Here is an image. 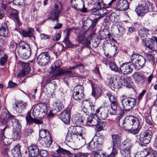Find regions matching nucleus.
<instances>
[{
  "label": "nucleus",
  "instance_id": "nucleus-50",
  "mask_svg": "<svg viewBox=\"0 0 157 157\" xmlns=\"http://www.w3.org/2000/svg\"><path fill=\"white\" fill-rule=\"evenodd\" d=\"M145 56L147 60L149 61L154 62L155 59L154 56L152 54L146 53L145 54Z\"/></svg>",
  "mask_w": 157,
  "mask_h": 157
},
{
  "label": "nucleus",
  "instance_id": "nucleus-21",
  "mask_svg": "<svg viewBox=\"0 0 157 157\" xmlns=\"http://www.w3.org/2000/svg\"><path fill=\"white\" fill-rule=\"evenodd\" d=\"M109 100L110 102L111 108L115 113L117 110V100L114 96L111 93H108L107 94Z\"/></svg>",
  "mask_w": 157,
  "mask_h": 157
},
{
  "label": "nucleus",
  "instance_id": "nucleus-53",
  "mask_svg": "<svg viewBox=\"0 0 157 157\" xmlns=\"http://www.w3.org/2000/svg\"><path fill=\"white\" fill-rule=\"evenodd\" d=\"M7 57L6 55H4L0 58V65H3L7 60Z\"/></svg>",
  "mask_w": 157,
  "mask_h": 157
},
{
  "label": "nucleus",
  "instance_id": "nucleus-9",
  "mask_svg": "<svg viewBox=\"0 0 157 157\" xmlns=\"http://www.w3.org/2000/svg\"><path fill=\"white\" fill-rule=\"evenodd\" d=\"M132 146V143L129 138L126 139L122 143L120 153L123 157H131L130 152Z\"/></svg>",
  "mask_w": 157,
  "mask_h": 157
},
{
  "label": "nucleus",
  "instance_id": "nucleus-11",
  "mask_svg": "<svg viewBox=\"0 0 157 157\" xmlns=\"http://www.w3.org/2000/svg\"><path fill=\"white\" fill-rule=\"evenodd\" d=\"M57 152L58 153L54 154L52 155V157H60V154H62L64 155H68L69 157H87L88 156L87 153H79L75 154H72L68 151L63 149L61 147H59L57 150Z\"/></svg>",
  "mask_w": 157,
  "mask_h": 157
},
{
  "label": "nucleus",
  "instance_id": "nucleus-31",
  "mask_svg": "<svg viewBox=\"0 0 157 157\" xmlns=\"http://www.w3.org/2000/svg\"><path fill=\"white\" fill-rule=\"evenodd\" d=\"M65 76L67 78H70L73 76L72 72L70 70H59L56 75L57 76Z\"/></svg>",
  "mask_w": 157,
  "mask_h": 157
},
{
  "label": "nucleus",
  "instance_id": "nucleus-28",
  "mask_svg": "<svg viewBox=\"0 0 157 157\" xmlns=\"http://www.w3.org/2000/svg\"><path fill=\"white\" fill-rule=\"evenodd\" d=\"M25 118L27 123L29 124H32L33 123L38 124H43V121L35 118H33L29 113L27 114Z\"/></svg>",
  "mask_w": 157,
  "mask_h": 157
},
{
  "label": "nucleus",
  "instance_id": "nucleus-43",
  "mask_svg": "<svg viewBox=\"0 0 157 157\" xmlns=\"http://www.w3.org/2000/svg\"><path fill=\"white\" fill-rule=\"evenodd\" d=\"M10 16L12 19H14L16 25H18V26L21 25V23L19 20L17 13H12L10 14Z\"/></svg>",
  "mask_w": 157,
  "mask_h": 157
},
{
  "label": "nucleus",
  "instance_id": "nucleus-52",
  "mask_svg": "<svg viewBox=\"0 0 157 157\" xmlns=\"http://www.w3.org/2000/svg\"><path fill=\"white\" fill-rule=\"evenodd\" d=\"M117 29L119 33V35H123L125 31V29L124 27L120 25L117 26Z\"/></svg>",
  "mask_w": 157,
  "mask_h": 157
},
{
  "label": "nucleus",
  "instance_id": "nucleus-47",
  "mask_svg": "<svg viewBox=\"0 0 157 157\" xmlns=\"http://www.w3.org/2000/svg\"><path fill=\"white\" fill-rule=\"evenodd\" d=\"M96 125L98 131H99L104 129L105 127V123L103 122H98V123Z\"/></svg>",
  "mask_w": 157,
  "mask_h": 157
},
{
  "label": "nucleus",
  "instance_id": "nucleus-59",
  "mask_svg": "<svg viewBox=\"0 0 157 157\" xmlns=\"http://www.w3.org/2000/svg\"><path fill=\"white\" fill-rule=\"evenodd\" d=\"M94 157H107L106 155L104 153L99 152L98 153H96L94 154Z\"/></svg>",
  "mask_w": 157,
  "mask_h": 157
},
{
  "label": "nucleus",
  "instance_id": "nucleus-51",
  "mask_svg": "<svg viewBox=\"0 0 157 157\" xmlns=\"http://www.w3.org/2000/svg\"><path fill=\"white\" fill-rule=\"evenodd\" d=\"M100 19V18H97L94 19L93 21L89 20L87 21H91V25L90 26V28H92V29H94L96 26L98 21Z\"/></svg>",
  "mask_w": 157,
  "mask_h": 157
},
{
  "label": "nucleus",
  "instance_id": "nucleus-36",
  "mask_svg": "<svg viewBox=\"0 0 157 157\" xmlns=\"http://www.w3.org/2000/svg\"><path fill=\"white\" fill-rule=\"evenodd\" d=\"M92 88V96L96 99L100 97L101 95V90L99 88H94L93 84L91 85Z\"/></svg>",
  "mask_w": 157,
  "mask_h": 157
},
{
  "label": "nucleus",
  "instance_id": "nucleus-64",
  "mask_svg": "<svg viewBox=\"0 0 157 157\" xmlns=\"http://www.w3.org/2000/svg\"><path fill=\"white\" fill-rule=\"evenodd\" d=\"M40 36L41 39L44 40L48 39L50 37L48 35L43 33L41 34Z\"/></svg>",
  "mask_w": 157,
  "mask_h": 157
},
{
  "label": "nucleus",
  "instance_id": "nucleus-56",
  "mask_svg": "<svg viewBox=\"0 0 157 157\" xmlns=\"http://www.w3.org/2000/svg\"><path fill=\"white\" fill-rule=\"evenodd\" d=\"M117 149L113 148L112 151L110 154L109 155H106L107 157H114L116 155L117 153Z\"/></svg>",
  "mask_w": 157,
  "mask_h": 157
},
{
  "label": "nucleus",
  "instance_id": "nucleus-8",
  "mask_svg": "<svg viewBox=\"0 0 157 157\" xmlns=\"http://www.w3.org/2000/svg\"><path fill=\"white\" fill-rule=\"evenodd\" d=\"M20 48L18 53L23 59L28 58L31 55V49L29 45L24 41L21 42L19 44Z\"/></svg>",
  "mask_w": 157,
  "mask_h": 157
},
{
  "label": "nucleus",
  "instance_id": "nucleus-38",
  "mask_svg": "<svg viewBox=\"0 0 157 157\" xmlns=\"http://www.w3.org/2000/svg\"><path fill=\"white\" fill-rule=\"evenodd\" d=\"M117 75L113 76V78L110 77L109 78H107L106 82L107 83L108 85L110 86H113L115 88L118 89V88L116 86L115 84V82L117 81Z\"/></svg>",
  "mask_w": 157,
  "mask_h": 157
},
{
  "label": "nucleus",
  "instance_id": "nucleus-24",
  "mask_svg": "<svg viewBox=\"0 0 157 157\" xmlns=\"http://www.w3.org/2000/svg\"><path fill=\"white\" fill-rule=\"evenodd\" d=\"M91 12L92 14L94 15L99 16L98 18H101L104 17L107 13V10L105 8L103 9L94 8L93 9Z\"/></svg>",
  "mask_w": 157,
  "mask_h": 157
},
{
  "label": "nucleus",
  "instance_id": "nucleus-49",
  "mask_svg": "<svg viewBox=\"0 0 157 157\" xmlns=\"http://www.w3.org/2000/svg\"><path fill=\"white\" fill-rule=\"evenodd\" d=\"M21 130H14L13 131V136L14 139H18L20 138Z\"/></svg>",
  "mask_w": 157,
  "mask_h": 157
},
{
  "label": "nucleus",
  "instance_id": "nucleus-44",
  "mask_svg": "<svg viewBox=\"0 0 157 157\" xmlns=\"http://www.w3.org/2000/svg\"><path fill=\"white\" fill-rule=\"evenodd\" d=\"M139 35L141 37L146 38L149 35L148 30L145 28L142 29L139 32Z\"/></svg>",
  "mask_w": 157,
  "mask_h": 157
},
{
  "label": "nucleus",
  "instance_id": "nucleus-60",
  "mask_svg": "<svg viewBox=\"0 0 157 157\" xmlns=\"http://www.w3.org/2000/svg\"><path fill=\"white\" fill-rule=\"evenodd\" d=\"M102 144L101 143H98L96 142L95 148L96 151H100L101 150Z\"/></svg>",
  "mask_w": 157,
  "mask_h": 157
},
{
  "label": "nucleus",
  "instance_id": "nucleus-3",
  "mask_svg": "<svg viewBox=\"0 0 157 157\" xmlns=\"http://www.w3.org/2000/svg\"><path fill=\"white\" fill-rule=\"evenodd\" d=\"M123 126L124 129L129 130L131 133L134 135L138 133L140 129L138 119L133 116L126 117L124 120Z\"/></svg>",
  "mask_w": 157,
  "mask_h": 157
},
{
  "label": "nucleus",
  "instance_id": "nucleus-33",
  "mask_svg": "<svg viewBox=\"0 0 157 157\" xmlns=\"http://www.w3.org/2000/svg\"><path fill=\"white\" fill-rule=\"evenodd\" d=\"M8 33V29L6 23H2L0 28V36L5 37Z\"/></svg>",
  "mask_w": 157,
  "mask_h": 157
},
{
  "label": "nucleus",
  "instance_id": "nucleus-29",
  "mask_svg": "<svg viewBox=\"0 0 157 157\" xmlns=\"http://www.w3.org/2000/svg\"><path fill=\"white\" fill-rule=\"evenodd\" d=\"M30 69L29 66V64L28 63H24L23 65L21 72L18 74L17 76L18 78L23 77L28 74L30 72Z\"/></svg>",
  "mask_w": 157,
  "mask_h": 157
},
{
  "label": "nucleus",
  "instance_id": "nucleus-46",
  "mask_svg": "<svg viewBox=\"0 0 157 157\" xmlns=\"http://www.w3.org/2000/svg\"><path fill=\"white\" fill-rule=\"evenodd\" d=\"M55 68H52V70L53 71H56L57 69L60 68V66L62 65V63L61 60H57L54 63Z\"/></svg>",
  "mask_w": 157,
  "mask_h": 157
},
{
  "label": "nucleus",
  "instance_id": "nucleus-12",
  "mask_svg": "<svg viewBox=\"0 0 157 157\" xmlns=\"http://www.w3.org/2000/svg\"><path fill=\"white\" fill-rule=\"evenodd\" d=\"M117 81L115 82L116 86L119 88L123 85L128 86L129 85L131 82V78L127 76L117 75Z\"/></svg>",
  "mask_w": 157,
  "mask_h": 157
},
{
  "label": "nucleus",
  "instance_id": "nucleus-39",
  "mask_svg": "<svg viewBox=\"0 0 157 157\" xmlns=\"http://www.w3.org/2000/svg\"><path fill=\"white\" fill-rule=\"evenodd\" d=\"M11 122L12 123L13 129L14 130H21V125L19 123L18 120L15 118H13L11 119Z\"/></svg>",
  "mask_w": 157,
  "mask_h": 157
},
{
  "label": "nucleus",
  "instance_id": "nucleus-41",
  "mask_svg": "<svg viewBox=\"0 0 157 157\" xmlns=\"http://www.w3.org/2000/svg\"><path fill=\"white\" fill-rule=\"evenodd\" d=\"M143 45L148 48L151 51H154L155 50L154 47L151 41L149 40H143Z\"/></svg>",
  "mask_w": 157,
  "mask_h": 157
},
{
  "label": "nucleus",
  "instance_id": "nucleus-32",
  "mask_svg": "<svg viewBox=\"0 0 157 157\" xmlns=\"http://www.w3.org/2000/svg\"><path fill=\"white\" fill-rule=\"evenodd\" d=\"M133 77L136 81L141 83H144L146 79L144 75L139 72L135 73Z\"/></svg>",
  "mask_w": 157,
  "mask_h": 157
},
{
  "label": "nucleus",
  "instance_id": "nucleus-30",
  "mask_svg": "<svg viewBox=\"0 0 157 157\" xmlns=\"http://www.w3.org/2000/svg\"><path fill=\"white\" fill-rule=\"evenodd\" d=\"M27 105L26 103L20 101L16 103L15 105L14 106V108L17 112L21 113Z\"/></svg>",
  "mask_w": 157,
  "mask_h": 157
},
{
  "label": "nucleus",
  "instance_id": "nucleus-6",
  "mask_svg": "<svg viewBox=\"0 0 157 157\" xmlns=\"http://www.w3.org/2000/svg\"><path fill=\"white\" fill-rule=\"evenodd\" d=\"M131 60L135 69L139 70L146 63L145 58L138 54H135L131 56Z\"/></svg>",
  "mask_w": 157,
  "mask_h": 157
},
{
  "label": "nucleus",
  "instance_id": "nucleus-48",
  "mask_svg": "<svg viewBox=\"0 0 157 157\" xmlns=\"http://www.w3.org/2000/svg\"><path fill=\"white\" fill-rule=\"evenodd\" d=\"M95 5H97V7L98 8L102 9V8H104V3L102 0H98L95 3Z\"/></svg>",
  "mask_w": 157,
  "mask_h": 157
},
{
  "label": "nucleus",
  "instance_id": "nucleus-42",
  "mask_svg": "<svg viewBox=\"0 0 157 157\" xmlns=\"http://www.w3.org/2000/svg\"><path fill=\"white\" fill-rule=\"evenodd\" d=\"M150 153L145 149L143 151L137 152L135 155V157H146L149 155Z\"/></svg>",
  "mask_w": 157,
  "mask_h": 157
},
{
  "label": "nucleus",
  "instance_id": "nucleus-5",
  "mask_svg": "<svg viewBox=\"0 0 157 157\" xmlns=\"http://www.w3.org/2000/svg\"><path fill=\"white\" fill-rule=\"evenodd\" d=\"M63 6L61 3L59 2H56L52 10L50 11L48 15V19H51L58 21L59 16L62 13Z\"/></svg>",
  "mask_w": 157,
  "mask_h": 157
},
{
  "label": "nucleus",
  "instance_id": "nucleus-1",
  "mask_svg": "<svg viewBox=\"0 0 157 157\" xmlns=\"http://www.w3.org/2000/svg\"><path fill=\"white\" fill-rule=\"evenodd\" d=\"M83 111L87 115L94 114L96 115L98 119L104 120L107 117L108 113L105 108L101 106L96 110L95 112V105L90 100H85L83 101L82 105Z\"/></svg>",
  "mask_w": 157,
  "mask_h": 157
},
{
  "label": "nucleus",
  "instance_id": "nucleus-4",
  "mask_svg": "<svg viewBox=\"0 0 157 157\" xmlns=\"http://www.w3.org/2000/svg\"><path fill=\"white\" fill-rule=\"evenodd\" d=\"M81 132H78L76 127H73L69 130L67 134V137L69 140L76 141L81 146H83L86 143L85 139L83 136L86 132L85 130L83 128H80Z\"/></svg>",
  "mask_w": 157,
  "mask_h": 157
},
{
  "label": "nucleus",
  "instance_id": "nucleus-37",
  "mask_svg": "<svg viewBox=\"0 0 157 157\" xmlns=\"http://www.w3.org/2000/svg\"><path fill=\"white\" fill-rule=\"evenodd\" d=\"M34 30L33 29L30 28L28 29L23 30L22 34L24 37H31L33 36Z\"/></svg>",
  "mask_w": 157,
  "mask_h": 157
},
{
  "label": "nucleus",
  "instance_id": "nucleus-20",
  "mask_svg": "<svg viewBox=\"0 0 157 157\" xmlns=\"http://www.w3.org/2000/svg\"><path fill=\"white\" fill-rule=\"evenodd\" d=\"M129 7V4L126 0H120L117 3L116 9L117 11H124Z\"/></svg>",
  "mask_w": 157,
  "mask_h": 157
},
{
  "label": "nucleus",
  "instance_id": "nucleus-22",
  "mask_svg": "<svg viewBox=\"0 0 157 157\" xmlns=\"http://www.w3.org/2000/svg\"><path fill=\"white\" fill-rule=\"evenodd\" d=\"M40 146L41 147H48L50 146L52 142V140L51 136L47 137L44 139H39Z\"/></svg>",
  "mask_w": 157,
  "mask_h": 157
},
{
  "label": "nucleus",
  "instance_id": "nucleus-35",
  "mask_svg": "<svg viewBox=\"0 0 157 157\" xmlns=\"http://www.w3.org/2000/svg\"><path fill=\"white\" fill-rule=\"evenodd\" d=\"M72 29H70L66 30L65 32L66 35L64 40L63 41V42L65 44L67 48L71 47V44L69 40V37L70 35V32Z\"/></svg>",
  "mask_w": 157,
  "mask_h": 157
},
{
  "label": "nucleus",
  "instance_id": "nucleus-2",
  "mask_svg": "<svg viewBox=\"0 0 157 157\" xmlns=\"http://www.w3.org/2000/svg\"><path fill=\"white\" fill-rule=\"evenodd\" d=\"M87 114H77L75 116L73 117L72 120L76 125H81L85 123L87 125L90 126H96L98 123L97 117L90 116L88 117Z\"/></svg>",
  "mask_w": 157,
  "mask_h": 157
},
{
  "label": "nucleus",
  "instance_id": "nucleus-27",
  "mask_svg": "<svg viewBox=\"0 0 157 157\" xmlns=\"http://www.w3.org/2000/svg\"><path fill=\"white\" fill-rule=\"evenodd\" d=\"M29 155L31 157H36L39 155V149L36 145H32L28 148Z\"/></svg>",
  "mask_w": 157,
  "mask_h": 157
},
{
  "label": "nucleus",
  "instance_id": "nucleus-10",
  "mask_svg": "<svg viewBox=\"0 0 157 157\" xmlns=\"http://www.w3.org/2000/svg\"><path fill=\"white\" fill-rule=\"evenodd\" d=\"M123 98L121 100L122 107L125 111L132 109L136 104V100L132 98H125L124 95L122 96Z\"/></svg>",
  "mask_w": 157,
  "mask_h": 157
},
{
  "label": "nucleus",
  "instance_id": "nucleus-57",
  "mask_svg": "<svg viewBox=\"0 0 157 157\" xmlns=\"http://www.w3.org/2000/svg\"><path fill=\"white\" fill-rule=\"evenodd\" d=\"M40 154L42 157H46L48 155V153L45 150H42L40 151Z\"/></svg>",
  "mask_w": 157,
  "mask_h": 157
},
{
  "label": "nucleus",
  "instance_id": "nucleus-18",
  "mask_svg": "<svg viewBox=\"0 0 157 157\" xmlns=\"http://www.w3.org/2000/svg\"><path fill=\"white\" fill-rule=\"evenodd\" d=\"M86 31L83 30H81L78 35V40L79 43H82L85 46L90 44V42L88 39H85Z\"/></svg>",
  "mask_w": 157,
  "mask_h": 157
},
{
  "label": "nucleus",
  "instance_id": "nucleus-13",
  "mask_svg": "<svg viewBox=\"0 0 157 157\" xmlns=\"http://www.w3.org/2000/svg\"><path fill=\"white\" fill-rule=\"evenodd\" d=\"M83 87L81 85H78L75 87L73 91V98L76 100H80L84 97Z\"/></svg>",
  "mask_w": 157,
  "mask_h": 157
},
{
  "label": "nucleus",
  "instance_id": "nucleus-40",
  "mask_svg": "<svg viewBox=\"0 0 157 157\" xmlns=\"http://www.w3.org/2000/svg\"><path fill=\"white\" fill-rule=\"evenodd\" d=\"M39 139H44V138H47V137H48L51 136L49 131L45 129H42L39 132Z\"/></svg>",
  "mask_w": 157,
  "mask_h": 157
},
{
  "label": "nucleus",
  "instance_id": "nucleus-16",
  "mask_svg": "<svg viewBox=\"0 0 157 157\" xmlns=\"http://www.w3.org/2000/svg\"><path fill=\"white\" fill-rule=\"evenodd\" d=\"M50 56L48 52H44L40 54L37 57V62L42 66L46 65L49 61Z\"/></svg>",
  "mask_w": 157,
  "mask_h": 157
},
{
  "label": "nucleus",
  "instance_id": "nucleus-23",
  "mask_svg": "<svg viewBox=\"0 0 157 157\" xmlns=\"http://www.w3.org/2000/svg\"><path fill=\"white\" fill-rule=\"evenodd\" d=\"M113 142V148L118 149L120 146L121 142V137L118 135H112Z\"/></svg>",
  "mask_w": 157,
  "mask_h": 157
},
{
  "label": "nucleus",
  "instance_id": "nucleus-25",
  "mask_svg": "<svg viewBox=\"0 0 157 157\" xmlns=\"http://www.w3.org/2000/svg\"><path fill=\"white\" fill-rule=\"evenodd\" d=\"M13 117V115L10 114L6 109L2 110L1 114V122L4 124H6L10 118Z\"/></svg>",
  "mask_w": 157,
  "mask_h": 157
},
{
  "label": "nucleus",
  "instance_id": "nucleus-54",
  "mask_svg": "<svg viewBox=\"0 0 157 157\" xmlns=\"http://www.w3.org/2000/svg\"><path fill=\"white\" fill-rule=\"evenodd\" d=\"M33 131V130L31 128H28L25 130V136H27L31 135Z\"/></svg>",
  "mask_w": 157,
  "mask_h": 157
},
{
  "label": "nucleus",
  "instance_id": "nucleus-14",
  "mask_svg": "<svg viewBox=\"0 0 157 157\" xmlns=\"http://www.w3.org/2000/svg\"><path fill=\"white\" fill-rule=\"evenodd\" d=\"M152 6L150 3L146 4L145 6L140 5L136 8L135 11L139 16H142L145 14L149 10L152 9Z\"/></svg>",
  "mask_w": 157,
  "mask_h": 157
},
{
  "label": "nucleus",
  "instance_id": "nucleus-62",
  "mask_svg": "<svg viewBox=\"0 0 157 157\" xmlns=\"http://www.w3.org/2000/svg\"><path fill=\"white\" fill-rule=\"evenodd\" d=\"M60 36V34L59 33H57L52 37V40L54 41H58L59 40Z\"/></svg>",
  "mask_w": 157,
  "mask_h": 157
},
{
  "label": "nucleus",
  "instance_id": "nucleus-17",
  "mask_svg": "<svg viewBox=\"0 0 157 157\" xmlns=\"http://www.w3.org/2000/svg\"><path fill=\"white\" fill-rule=\"evenodd\" d=\"M71 111V108L67 107L59 116V118L65 124H68L70 122Z\"/></svg>",
  "mask_w": 157,
  "mask_h": 157
},
{
  "label": "nucleus",
  "instance_id": "nucleus-19",
  "mask_svg": "<svg viewBox=\"0 0 157 157\" xmlns=\"http://www.w3.org/2000/svg\"><path fill=\"white\" fill-rule=\"evenodd\" d=\"M130 63H123L120 67V70L122 74L128 75L130 74L133 71L132 69L129 65Z\"/></svg>",
  "mask_w": 157,
  "mask_h": 157
},
{
  "label": "nucleus",
  "instance_id": "nucleus-26",
  "mask_svg": "<svg viewBox=\"0 0 157 157\" xmlns=\"http://www.w3.org/2000/svg\"><path fill=\"white\" fill-rule=\"evenodd\" d=\"M105 62V64L106 65H109L111 70L116 72H119V69L116 65L114 59L113 58H108L106 59V61Z\"/></svg>",
  "mask_w": 157,
  "mask_h": 157
},
{
  "label": "nucleus",
  "instance_id": "nucleus-63",
  "mask_svg": "<svg viewBox=\"0 0 157 157\" xmlns=\"http://www.w3.org/2000/svg\"><path fill=\"white\" fill-rule=\"evenodd\" d=\"M24 2V0H13V3L14 4L20 5H21Z\"/></svg>",
  "mask_w": 157,
  "mask_h": 157
},
{
  "label": "nucleus",
  "instance_id": "nucleus-15",
  "mask_svg": "<svg viewBox=\"0 0 157 157\" xmlns=\"http://www.w3.org/2000/svg\"><path fill=\"white\" fill-rule=\"evenodd\" d=\"M152 132L150 130L142 132L140 134V140L143 143L147 144L150 142L152 137Z\"/></svg>",
  "mask_w": 157,
  "mask_h": 157
},
{
  "label": "nucleus",
  "instance_id": "nucleus-7",
  "mask_svg": "<svg viewBox=\"0 0 157 157\" xmlns=\"http://www.w3.org/2000/svg\"><path fill=\"white\" fill-rule=\"evenodd\" d=\"M48 108L46 104H42L36 105L33 109L32 113L34 117L42 118L47 113Z\"/></svg>",
  "mask_w": 157,
  "mask_h": 157
},
{
  "label": "nucleus",
  "instance_id": "nucleus-58",
  "mask_svg": "<svg viewBox=\"0 0 157 157\" xmlns=\"http://www.w3.org/2000/svg\"><path fill=\"white\" fill-rule=\"evenodd\" d=\"M63 45L58 44L56 46V49L58 52H60L63 50Z\"/></svg>",
  "mask_w": 157,
  "mask_h": 157
},
{
  "label": "nucleus",
  "instance_id": "nucleus-34",
  "mask_svg": "<svg viewBox=\"0 0 157 157\" xmlns=\"http://www.w3.org/2000/svg\"><path fill=\"white\" fill-rule=\"evenodd\" d=\"M14 157H21L20 151V147L19 144L16 145L11 151Z\"/></svg>",
  "mask_w": 157,
  "mask_h": 157
},
{
  "label": "nucleus",
  "instance_id": "nucleus-45",
  "mask_svg": "<svg viewBox=\"0 0 157 157\" xmlns=\"http://www.w3.org/2000/svg\"><path fill=\"white\" fill-rule=\"evenodd\" d=\"M96 143L91 141L89 143L87 146V148L90 149L92 151H96L95 148Z\"/></svg>",
  "mask_w": 157,
  "mask_h": 157
},
{
  "label": "nucleus",
  "instance_id": "nucleus-61",
  "mask_svg": "<svg viewBox=\"0 0 157 157\" xmlns=\"http://www.w3.org/2000/svg\"><path fill=\"white\" fill-rule=\"evenodd\" d=\"M1 139L2 140L4 145L6 146L8 145L9 144V140L8 138L5 137V138H2Z\"/></svg>",
  "mask_w": 157,
  "mask_h": 157
},
{
  "label": "nucleus",
  "instance_id": "nucleus-55",
  "mask_svg": "<svg viewBox=\"0 0 157 157\" xmlns=\"http://www.w3.org/2000/svg\"><path fill=\"white\" fill-rule=\"evenodd\" d=\"M145 119L146 122L149 125L152 124V120L151 117L150 116H147L145 117Z\"/></svg>",
  "mask_w": 157,
  "mask_h": 157
}]
</instances>
